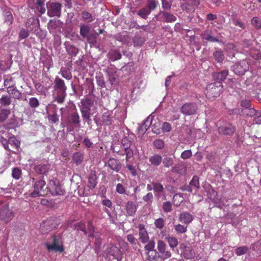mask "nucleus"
I'll return each instance as SVG.
<instances>
[{
  "mask_svg": "<svg viewBox=\"0 0 261 261\" xmlns=\"http://www.w3.org/2000/svg\"><path fill=\"white\" fill-rule=\"evenodd\" d=\"M67 87L64 80L56 76L53 83V97L59 103L64 102L66 94Z\"/></svg>",
  "mask_w": 261,
  "mask_h": 261,
  "instance_id": "nucleus-1",
  "label": "nucleus"
},
{
  "mask_svg": "<svg viewBox=\"0 0 261 261\" xmlns=\"http://www.w3.org/2000/svg\"><path fill=\"white\" fill-rule=\"evenodd\" d=\"M222 89V84L220 82H216L207 85L205 90L206 97L211 100L213 98L218 97Z\"/></svg>",
  "mask_w": 261,
  "mask_h": 261,
  "instance_id": "nucleus-2",
  "label": "nucleus"
},
{
  "mask_svg": "<svg viewBox=\"0 0 261 261\" xmlns=\"http://www.w3.org/2000/svg\"><path fill=\"white\" fill-rule=\"evenodd\" d=\"M46 182L42 179L37 180L33 185L34 190L30 194L32 197L35 198L44 196L46 194L45 191Z\"/></svg>",
  "mask_w": 261,
  "mask_h": 261,
  "instance_id": "nucleus-3",
  "label": "nucleus"
},
{
  "mask_svg": "<svg viewBox=\"0 0 261 261\" xmlns=\"http://www.w3.org/2000/svg\"><path fill=\"white\" fill-rule=\"evenodd\" d=\"M47 15L49 17H59L61 14L62 5L59 2H48L46 3Z\"/></svg>",
  "mask_w": 261,
  "mask_h": 261,
  "instance_id": "nucleus-4",
  "label": "nucleus"
},
{
  "mask_svg": "<svg viewBox=\"0 0 261 261\" xmlns=\"http://www.w3.org/2000/svg\"><path fill=\"white\" fill-rule=\"evenodd\" d=\"M47 189H48L49 192L53 196L63 195L65 192L59 180L57 179L49 180L47 185Z\"/></svg>",
  "mask_w": 261,
  "mask_h": 261,
  "instance_id": "nucleus-5",
  "label": "nucleus"
},
{
  "mask_svg": "<svg viewBox=\"0 0 261 261\" xmlns=\"http://www.w3.org/2000/svg\"><path fill=\"white\" fill-rule=\"evenodd\" d=\"M15 216V213L12 209H10L9 205L4 204L0 208V220L6 223L10 222Z\"/></svg>",
  "mask_w": 261,
  "mask_h": 261,
  "instance_id": "nucleus-6",
  "label": "nucleus"
},
{
  "mask_svg": "<svg viewBox=\"0 0 261 261\" xmlns=\"http://www.w3.org/2000/svg\"><path fill=\"white\" fill-rule=\"evenodd\" d=\"M231 68L236 74L241 75L249 70V65L246 60H243L235 63Z\"/></svg>",
  "mask_w": 261,
  "mask_h": 261,
  "instance_id": "nucleus-7",
  "label": "nucleus"
},
{
  "mask_svg": "<svg viewBox=\"0 0 261 261\" xmlns=\"http://www.w3.org/2000/svg\"><path fill=\"white\" fill-rule=\"evenodd\" d=\"M48 119L50 123L54 124L59 120V116L57 115L58 108L55 104H49L46 107Z\"/></svg>",
  "mask_w": 261,
  "mask_h": 261,
  "instance_id": "nucleus-8",
  "label": "nucleus"
},
{
  "mask_svg": "<svg viewBox=\"0 0 261 261\" xmlns=\"http://www.w3.org/2000/svg\"><path fill=\"white\" fill-rule=\"evenodd\" d=\"M91 101L89 99H86L81 101V105L80 106V111L82 114V118L86 121L90 120L91 116Z\"/></svg>",
  "mask_w": 261,
  "mask_h": 261,
  "instance_id": "nucleus-9",
  "label": "nucleus"
},
{
  "mask_svg": "<svg viewBox=\"0 0 261 261\" xmlns=\"http://www.w3.org/2000/svg\"><path fill=\"white\" fill-rule=\"evenodd\" d=\"M112 115V112L106 111L99 118L98 121L97 120V117L94 118V121L97 124L99 123L100 125H110L113 122Z\"/></svg>",
  "mask_w": 261,
  "mask_h": 261,
  "instance_id": "nucleus-10",
  "label": "nucleus"
},
{
  "mask_svg": "<svg viewBox=\"0 0 261 261\" xmlns=\"http://www.w3.org/2000/svg\"><path fill=\"white\" fill-rule=\"evenodd\" d=\"M46 246L49 251H55L61 252L63 250V247L60 245V238L55 236H53L51 238V244L46 243Z\"/></svg>",
  "mask_w": 261,
  "mask_h": 261,
  "instance_id": "nucleus-11",
  "label": "nucleus"
},
{
  "mask_svg": "<svg viewBox=\"0 0 261 261\" xmlns=\"http://www.w3.org/2000/svg\"><path fill=\"white\" fill-rule=\"evenodd\" d=\"M107 252L113 256L117 261L121 260L123 257V253L120 249L115 245L110 244L107 248Z\"/></svg>",
  "mask_w": 261,
  "mask_h": 261,
  "instance_id": "nucleus-12",
  "label": "nucleus"
},
{
  "mask_svg": "<svg viewBox=\"0 0 261 261\" xmlns=\"http://www.w3.org/2000/svg\"><path fill=\"white\" fill-rule=\"evenodd\" d=\"M197 109V106L194 103H186L180 109V112L185 115L188 116L194 114Z\"/></svg>",
  "mask_w": 261,
  "mask_h": 261,
  "instance_id": "nucleus-13",
  "label": "nucleus"
},
{
  "mask_svg": "<svg viewBox=\"0 0 261 261\" xmlns=\"http://www.w3.org/2000/svg\"><path fill=\"white\" fill-rule=\"evenodd\" d=\"M152 118L153 117L152 115H149L146 118L142 124L139 125L137 130L140 135L142 136L144 135L148 128L152 124Z\"/></svg>",
  "mask_w": 261,
  "mask_h": 261,
  "instance_id": "nucleus-14",
  "label": "nucleus"
},
{
  "mask_svg": "<svg viewBox=\"0 0 261 261\" xmlns=\"http://www.w3.org/2000/svg\"><path fill=\"white\" fill-rule=\"evenodd\" d=\"M166 244L163 241H158L157 247L158 250L161 254L162 258L164 259L169 258L171 255L170 251L166 250Z\"/></svg>",
  "mask_w": 261,
  "mask_h": 261,
  "instance_id": "nucleus-15",
  "label": "nucleus"
},
{
  "mask_svg": "<svg viewBox=\"0 0 261 261\" xmlns=\"http://www.w3.org/2000/svg\"><path fill=\"white\" fill-rule=\"evenodd\" d=\"M180 249H182V254L185 258L192 259L195 257V253L191 246H186L185 244H181Z\"/></svg>",
  "mask_w": 261,
  "mask_h": 261,
  "instance_id": "nucleus-16",
  "label": "nucleus"
},
{
  "mask_svg": "<svg viewBox=\"0 0 261 261\" xmlns=\"http://www.w3.org/2000/svg\"><path fill=\"white\" fill-rule=\"evenodd\" d=\"M160 15L163 16L165 21L167 22H174L176 20V17L172 14L165 11H161L158 15L155 16L154 18L156 20H162V19L160 18Z\"/></svg>",
  "mask_w": 261,
  "mask_h": 261,
  "instance_id": "nucleus-17",
  "label": "nucleus"
},
{
  "mask_svg": "<svg viewBox=\"0 0 261 261\" xmlns=\"http://www.w3.org/2000/svg\"><path fill=\"white\" fill-rule=\"evenodd\" d=\"M137 204L133 201H128L125 204V210L127 216H134L137 210Z\"/></svg>",
  "mask_w": 261,
  "mask_h": 261,
  "instance_id": "nucleus-18",
  "label": "nucleus"
},
{
  "mask_svg": "<svg viewBox=\"0 0 261 261\" xmlns=\"http://www.w3.org/2000/svg\"><path fill=\"white\" fill-rule=\"evenodd\" d=\"M139 236L141 242L145 244L148 241L149 236L145 226L143 224H139Z\"/></svg>",
  "mask_w": 261,
  "mask_h": 261,
  "instance_id": "nucleus-19",
  "label": "nucleus"
},
{
  "mask_svg": "<svg viewBox=\"0 0 261 261\" xmlns=\"http://www.w3.org/2000/svg\"><path fill=\"white\" fill-rule=\"evenodd\" d=\"M49 166L47 162H44L34 166L35 171L39 174H45L49 169Z\"/></svg>",
  "mask_w": 261,
  "mask_h": 261,
  "instance_id": "nucleus-20",
  "label": "nucleus"
},
{
  "mask_svg": "<svg viewBox=\"0 0 261 261\" xmlns=\"http://www.w3.org/2000/svg\"><path fill=\"white\" fill-rule=\"evenodd\" d=\"M68 123L74 127H78L80 125V119L79 115L76 112H74L68 118Z\"/></svg>",
  "mask_w": 261,
  "mask_h": 261,
  "instance_id": "nucleus-21",
  "label": "nucleus"
},
{
  "mask_svg": "<svg viewBox=\"0 0 261 261\" xmlns=\"http://www.w3.org/2000/svg\"><path fill=\"white\" fill-rule=\"evenodd\" d=\"M108 166L113 171L119 172L121 168V165L119 161L114 158H111L108 162Z\"/></svg>",
  "mask_w": 261,
  "mask_h": 261,
  "instance_id": "nucleus-22",
  "label": "nucleus"
},
{
  "mask_svg": "<svg viewBox=\"0 0 261 261\" xmlns=\"http://www.w3.org/2000/svg\"><path fill=\"white\" fill-rule=\"evenodd\" d=\"M193 219V216L188 212L182 213L179 216V221L187 225L190 224Z\"/></svg>",
  "mask_w": 261,
  "mask_h": 261,
  "instance_id": "nucleus-23",
  "label": "nucleus"
},
{
  "mask_svg": "<svg viewBox=\"0 0 261 261\" xmlns=\"http://www.w3.org/2000/svg\"><path fill=\"white\" fill-rule=\"evenodd\" d=\"M35 8L36 11L39 14V15L44 14L46 12L45 0H36L35 3Z\"/></svg>",
  "mask_w": 261,
  "mask_h": 261,
  "instance_id": "nucleus-24",
  "label": "nucleus"
},
{
  "mask_svg": "<svg viewBox=\"0 0 261 261\" xmlns=\"http://www.w3.org/2000/svg\"><path fill=\"white\" fill-rule=\"evenodd\" d=\"M67 53L71 56H75L78 52V49L69 42H65L64 43Z\"/></svg>",
  "mask_w": 261,
  "mask_h": 261,
  "instance_id": "nucleus-25",
  "label": "nucleus"
},
{
  "mask_svg": "<svg viewBox=\"0 0 261 261\" xmlns=\"http://www.w3.org/2000/svg\"><path fill=\"white\" fill-rule=\"evenodd\" d=\"M7 93L11 96V97L19 99L22 95L21 93L17 89L16 86L9 88L7 90Z\"/></svg>",
  "mask_w": 261,
  "mask_h": 261,
  "instance_id": "nucleus-26",
  "label": "nucleus"
},
{
  "mask_svg": "<svg viewBox=\"0 0 261 261\" xmlns=\"http://www.w3.org/2000/svg\"><path fill=\"white\" fill-rule=\"evenodd\" d=\"M171 171L174 173L184 175L187 172V168L183 163H178L172 167Z\"/></svg>",
  "mask_w": 261,
  "mask_h": 261,
  "instance_id": "nucleus-27",
  "label": "nucleus"
},
{
  "mask_svg": "<svg viewBox=\"0 0 261 261\" xmlns=\"http://www.w3.org/2000/svg\"><path fill=\"white\" fill-rule=\"evenodd\" d=\"M201 37L203 40H205L207 41L212 42L218 41V39L213 36L212 32L209 31H205L202 32L201 34Z\"/></svg>",
  "mask_w": 261,
  "mask_h": 261,
  "instance_id": "nucleus-28",
  "label": "nucleus"
},
{
  "mask_svg": "<svg viewBox=\"0 0 261 261\" xmlns=\"http://www.w3.org/2000/svg\"><path fill=\"white\" fill-rule=\"evenodd\" d=\"M152 186L155 196L159 198L164 190L163 186L161 183L157 182H152Z\"/></svg>",
  "mask_w": 261,
  "mask_h": 261,
  "instance_id": "nucleus-29",
  "label": "nucleus"
},
{
  "mask_svg": "<svg viewBox=\"0 0 261 261\" xmlns=\"http://www.w3.org/2000/svg\"><path fill=\"white\" fill-rule=\"evenodd\" d=\"M84 158V154L81 151L74 152L72 155L73 162L76 165H79L82 164Z\"/></svg>",
  "mask_w": 261,
  "mask_h": 261,
  "instance_id": "nucleus-30",
  "label": "nucleus"
},
{
  "mask_svg": "<svg viewBox=\"0 0 261 261\" xmlns=\"http://www.w3.org/2000/svg\"><path fill=\"white\" fill-rule=\"evenodd\" d=\"M149 161L151 165L153 166H158L162 161V157L160 154H155L149 157Z\"/></svg>",
  "mask_w": 261,
  "mask_h": 261,
  "instance_id": "nucleus-31",
  "label": "nucleus"
},
{
  "mask_svg": "<svg viewBox=\"0 0 261 261\" xmlns=\"http://www.w3.org/2000/svg\"><path fill=\"white\" fill-rule=\"evenodd\" d=\"M38 25V21L35 19L34 18L28 19L25 23L26 27L29 31L34 30Z\"/></svg>",
  "mask_w": 261,
  "mask_h": 261,
  "instance_id": "nucleus-32",
  "label": "nucleus"
},
{
  "mask_svg": "<svg viewBox=\"0 0 261 261\" xmlns=\"http://www.w3.org/2000/svg\"><path fill=\"white\" fill-rule=\"evenodd\" d=\"M109 81L112 85H117L119 83V79L116 72L111 70L108 72Z\"/></svg>",
  "mask_w": 261,
  "mask_h": 261,
  "instance_id": "nucleus-33",
  "label": "nucleus"
},
{
  "mask_svg": "<svg viewBox=\"0 0 261 261\" xmlns=\"http://www.w3.org/2000/svg\"><path fill=\"white\" fill-rule=\"evenodd\" d=\"M97 176L95 173L91 172L88 177V187L93 189L97 185Z\"/></svg>",
  "mask_w": 261,
  "mask_h": 261,
  "instance_id": "nucleus-34",
  "label": "nucleus"
},
{
  "mask_svg": "<svg viewBox=\"0 0 261 261\" xmlns=\"http://www.w3.org/2000/svg\"><path fill=\"white\" fill-rule=\"evenodd\" d=\"M204 188L206 191L208 198L212 200H214L217 196V192L216 191L211 188L209 184L205 185L204 186Z\"/></svg>",
  "mask_w": 261,
  "mask_h": 261,
  "instance_id": "nucleus-35",
  "label": "nucleus"
},
{
  "mask_svg": "<svg viewBox=\"0 0 261 261\" xmlns=\"http://www.w3.org/2000/svg\"><path fill=\"white\" fill-rule=\"evenodd\" d=\"M241 113L243 116L246 117H252L257 115L256 110L251 107L248 109H242L241 110Z\"/></svg>",
  "mask_w": 261,
  "mask_h": 261,
  "instance_id": "nucleus-36",
  "label": "nucleus"
},
{
  "mask_svg": "<svg viewBox=\"0 0 261 261\" xmlns=\"http://www.w3.org/2000/svg\"><path fill=\"white\" fill-rule=\"evenodd\" d=\"M59 74H61V76L67 80H70L72 78L71 72L69 68L65 67H62L60 69Z\"/></svg>",
  "mask_w": 261,
  "mask_h": 261,
  "instance_id": "nucleus-37",
  "label": "nucleus"
},
{
  "mask_svg": "<svg viewBox=\"0 0 261 261\" xmlns=\"http://www.w3.org/2000/svg\"><path fill=\"white\" fill-rule=\"evenodd\" d=\"M146 259L148 261H158L159 255L156 250L146 252Z\"/></svg>",
  "mask_w": 261,
  "mask_h": 261,
  "instance_id": "nucleus-38",
  "label": "nucleus"
},
{
  "mask_svg": "<svg viewBox=\"0 0 261 261\" xmlns=\"http://www.w3.org/2000/svg\"><path fill=\"white\" fill-rule=\"evenodd\" d=\"M150 13L151 11H150V9L147 8L146 7L141 8L137 12L138 15L144 19H146Z\"/></svg>",
  "mask_w": 261,
  "mask_h": 261,
  "instance_id": "nucleus-39",
  "label": "nucleus"
},
{
  "mask_svg": "<svg viewBox=\"0 0 261 261\" xmlns=\"http://www.w3.org/2000/svg\"><path fill=\"white\" fill-rule=\"evenodd\" d=\"M109 57L112 61H115L119 60L121 58L120 53L116 50H110L108 53Z\"/></svg>",
  "mask_w": 261,
  "mask_h": 261,
  "instance_id": "nucleus-40",
  "label": "nucleus"
},
{
  "mask_svg": "<svg viewBox=\"0 0 261 261\" xmlns=\"http://www.w3.org/2000/svg\"><path fill=\"white\" fill-rule=\"evenodd\" d=\"M90 27L86 24H82L80 27V35L83 38H85L90 35Z\"/></svg>",
  "mask_w": 261,
  "mask_h": 261,
  "instance_id": "nucleus-41",
  "label": "nucleus"
},
{
  "mask_svg": "<svg viewBox=\"0 0 261 261\" xmlns=\"http://www.w3.org/2000/svg\"><path fill=\"white\" fill-rule=\"evenodd\" d=\"M82 20L87 23H90L93 21V17L92 14L87 11H83L81 14Z\"/></svg>",
  "mask_w": 261,
  "mask_h": 261,
  "instance_id": "nucleus-42",
  "label": "nucleus"
},
{
  "mask_svg": "<svg viewBox=\"0 0 261 261\" xmlns=\"http://www.w3.org/2000/svg\"><path fill=\"white\" fill-rule=\"evenodd\" d=\"M11 97L8 95H2L0 98V103L3 106H9L11 104Z\"/></svg>",
  "mask_w": 261,
  "mask_h": 261,
  "instance_id": "nucleus-43",
  "label": "nucleus"
},
{
  "mask_svg": "<svg viewBox=\"0 0 261 261\" xmlns=\"http://www.w3.org/2000/svg\"><path fill=\"white\" fill-rule=\"evenodd\" d=\"M8 143L14 148H17L20 144V141L15 136L10 137Z\"/></svg>",
  "mask_w": 261,
  "mask_h": 261,
  "instance_id": "nucleus-44",
  "label": "nucleus"
},
{
  "mask_svg": "<svg viewBox=\"0 0 261 261\" xmlns=\"http://www.w3.org/2000/svg\"><path fill=\"white\" fill-rule=\"evenodd\" d=\"M214 57L218 62H222L224 60V55L220 50H216L214 52Z\"/></svg>",
  "mask_w": 261,
  "mask_h": 261,
  "instance_id": "nucleus-45",
  "label": "nucleus"
},
{
  "mask_svg": "<svg viewBox=\"0 0 261 261\" xmlns=\"http://www.w3.org/2000/svg\"><path fill=\"white\" fill-rule=\"evenodd\" d=\"M4 86L7 88V90L12 87L15 86V82L13 78L9 77L6 79L4 83Z\"/></svg>",
  "mask_w": 261,
  "mask_h": 261,
  "instance_id": "nucleus-46",
  "label": "nucleus"
},
{
  "mask_svg": "<svg viewBox=\"0 0 261 261\" xmlns=\"http://www.w3.org/2000/svg\"><path fill=\"white\" fill-rule=\"evenodd\" d=\"M74 228L77 230H81L85 234H87V231L86 228L85 223L83 222H80L74 224Z\"/></svg>",
  "mask_w": 261,
  "mask_h": 261,
  "instance_id": "nucleus-47",
  "label": "nucleus"
},
{
  "mask_svg": "<svg viewBox=\"0 0 261 261\" xmlns=\"http://www.w3.org/2000/svg\"><path fill=\"white\" fill-rule=\"evenodd\" d=\"M158 1L157 0H148L147 2V8L150 9V11L155 10L158 5Z\"/></svg>",
  "mask_w": 261,
  "mask_h": 261,
  "instance_id": "nucleus-48",
  "label": "nucleus"
},
{
  "mask_svg": "<svg viewBox=\"0 0 261 261\" xmlns=\"http://www.w3.org/2000/svg\"><path fill=\"white\" fill-rule=\"evenodd\" d=\"M10 114V110L3 109L0 111V122L5 120Z\"/></svg>",
  "mask_w": 261,
  "mask_h": 261,
  "instance_id": "nucleus-49",
  "label": "nucleus"
},
{
  "mask_svg": "<svg viewBox=\"0 0 261 261\" xmlns=\"http://www.w3.org/2000/svg\"><path fill=\"white\" fill-rule=\"evenodd\" d=\"M173 163V159L170 156H165L163 160V164L166 168H169L172 166Z\"/></svg>",
  "mask_w": 261,
  "mask_h": 261,
  "instance_id": "nucleus-50",
  "label": "nucleus"
},
{
  "mask_svg": "<svg viewBox=\"0 0 261 261\" xmlns=\"http://www.w3.org/2000/svg\"><path fill=\"white\" fill-rule=\"evenodd\" d=\"M251 24L256 29L261 28V20L258 17H253L251 19Z\"/></svg>",
  "mask_w": 261,
  "mask_h": 261,
  "instance_id": "nucleus-51",
  "label": "nucleus"
},
{
  "mask_svg": "<svg viewBox=\"0 0 261 261\" xmlns=\"http://www.w3.org/2000/svg\"><path fill=\"white\" fill-rule=\"evenodd\" d=\"M167 239L170 247L172 249H174L177 246L178 244V240L176 238L174 237H168Z\"/></svg>",
  "mask_w": 261,
  "mask_h": 261,
  "instance_id": "nucleus-52",
  "label": "nucleus"
},
{
  "mask_svg": "<svg viewBox=\"0 0 261 261\" xmlns=\"http://www.w3.org/2000/svg\"><path fill=\"white\" fill-rule=\"evenodd\" d=\"M59 24V20H50L47 24L48 29L50 32L53 31Z\"/></svg>",
  "mask_w": 261,
  "mask_h": 261,
  "instance_id": "nucleus-53",
  "label": "nucleus"
},
{
  "mask_svg": "<svg viewBox=\"0 0 261 261\" xmlns=\"http://www.w3.org/2000/svg\"><path fill=\"white\" fill-rule=\"evenodd\" d=\"M91 238L95 239L94 244L96 249H99L101 244V239L100 238V234L99 232H97L95 235L91 237Z\"/></svg>",
  "mask_w": 261,
  "mask_h": 261,
  "instance_id": "nucleus-54",
  "label": "nucleus"
},
{
  "mask_svg": "<svg viewBox=\"0 0 261 261\" xmlns=\"http://www.w3.org/2000/svg\"><path fill=\"white\" fill-rule=\"evenodd\" d=\"M39 100L36 97H31L29 99V105L32 109H36L39 106Z\"/></svg>",
  "mask_w": 261,
  "mask_h": 261,
  "instance_id": "nucleus-55",
  "label": "nucleus"
},
{
  "mask_svg": "<svg viewBox=\"0 0 261 261\" xmlns=\"http://www.w3.org/2000/svg\"><path fill=\"white\" fill-rule=\"evenodd\" d=\"M147 244L144 247V249L146 252H150L155 250L154 249L155 247V242L153 240H151L147 242Z\"/></svg>",
  "mask_w": 261,
  "mask_h": 261,
  "instance_id": "nucleus-56",
  "label": "nucleus"
},
{
  "mask_svg": "<svg viewBox=\"0 0 261 261\" xmlns=\"http://www.w3.org/2000/svg\"><path fill=\"white\" fill-rule=\"evenodd\" d=\"M174 229L177 233H184L187 231V226L178 224L174 226Z\"/></svg>",
  "mask_w": 261,
  "mask_h": 261,
  "instance_id": "nucleus-57",
  "label": "nucleus"
},
{
  "mask_svg": "<svg viewBox=\"0 0 261 261\" xmlns=\"http://www.w3.org/2000/svg\"><path fill=\"white\" fill-rule=\"evenodd\" d=\"M4 17L5 22L7 23L8 24L10 25L12 23L13 18L11 12L5 11L4 12Z\"/></svg>",
  "mask_w": 261,
  "mask_h": 261,
  "instance_id": "nucleus-58",
  "label": "nucleus"
},
{
  "mask_svg": "<svg viewBox=\"0 0 261 261\" xmlns=\"http://www.w3.org/2000/svg\"><path fill=\"white\" fill-rule=\"evenodd\" d=\"M144 41V39L139 35H135L133 38V43L135 46L142 45Z\"/></svg>",
  "mask_w": 261,
  "mask_h": 261,
  "instance_id": "nucleus-59",
  "label": "nucleus"
},
{
  "mask_svg": "<svg viewBox=\"0 0 261 261\" xmlns=\"http://www.w3.org/2000/svg\"><path fill=\"white\" fill-rule=\"evenodd\" d=\"M154 224L156 228L162 229L164 227L165 220L162 218H158L154 221Z\"/></svg>",
  "mask_w": 261,
  "mask_h": 261,
  "instance_id": "nucleus-60",
  "label": "nucleus"
},
{
  "mask_svg": "<svg viewBox=\"0 0 261 261\" xmlns=\"http://www.w3.org/2000/svg\"><path fill=\"white\" fill-rule=\"evenodd\" d=\"M21 170L16 167V168H14L13 170H12V176L13 177V178H14V179L17 180V179H19L20 178V177H21Z\"/></svg>",
  "mask_w": 261,
  "mask_h": 261,
  "instance_id": "nucleus-61",
  "label": "nucleus"
},
{
  "mask_svg": "<svg viewBox=\"0 0 261 261\" xmlns=\"http://www.w3.org/2000/svg\"><path fill=\"white\" fill-rule=\"evenodd\" d=\"M190 185L199 189L200 187L199 177L197 175H194L190 182Z\"/></svg>",
  "mask_w": 261,
  "mask_h": 261,
  "instance_id": "nucleus-62",
  "label": "nucleus"
},
{
  "mask_svg": "<svg viewBox=\"0 0 261 261\" xmlns=\"http://www.w3.org/2000/svg\"><path fill=\"white\" fill-rule=\"evenodd\" d=\"M96 83L98 86L100 88H103L105 87V82L104 79L101 75H96Z\"/></svg>",
  "mask_w": 261,
  "mask_h": 261,
  "instance_id": "nucleus-63",
  "label": "nucleus"
},
{
  "mask_svg": "<svg viewBox=\"0 0 261 261\" xmlns=\"http://www.w3.org/2000/svg\"><path fill=\"white\" fill-rule=\"evenodd\" d=\"M252 249L261 254V240L252 245Z\"/></svg>",
  "mask_w": 261,
  "mask_h": 261,
  "instance_id": "nucleus-64",
  "label": "nucleus"
}]
</instances>
